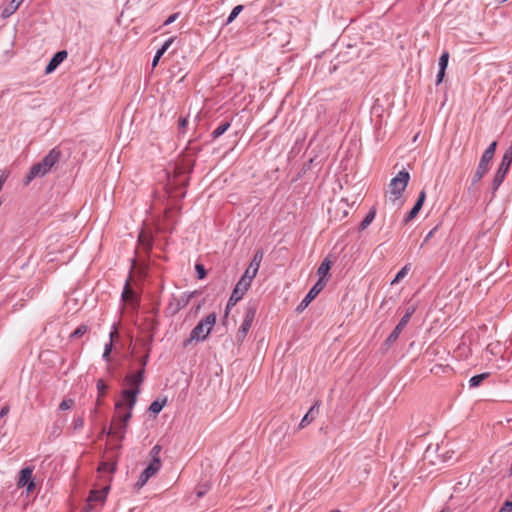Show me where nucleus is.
<instances>
[{"mask_svg":"<svg viewBox=\"0 0 512 512\" xmlns=\"http://www.w3.org/2000/svg\"><path fill=\"white\" fill-rule=\"evenodd\" d=\"M175 40V37H170L168 38L163 44L162 46L159 48L160 51H162L163 53H165L169 47L172 45V43L174 42Z\"/></svg>","mask_w":512,"mask_h":512,"instance_id":"obj_44","label":"nucleus"},{"mask_svg":"<svg viewBox=\"0 0 512 512\" xmlns=\"http://www.w3.org/2000/svg\"><path fill=\"white\" fill-rule=\"evenodd\" d=\"M188 124L187 118H180L179 119V126L180 128H185Z\"/></svg>","mask_w":512,"mask_h":512,"instance_id":"obj_56","label":"nucleus"},{"mask_svg":"<svg viewBox=\"0 0 512 512\" xmlns=\"http://www.w3.org/2000/svg\"><path fill=\"white\" fill-rule=\"evenodd\" d=\"M331 268V262L328 259H325L317 269V275L319 276L318 280H325V276L328 274Z\"/></svg>","mask_w":512,"mask_h":512,"instance_id":"obj_23","label":"nucleus"},{"mask_svg":"<svg viewBox=\"0 0 512 512\" xmlns=\"http://www.w3.org/2000/svg\"><path fill=\"white\" fill-rule=\"evenodd\" d=\"M498 512H512V500H506Z\"/></svg>","mask_w":512,"mask_h":512,"instance_id":"obj_46","label":"nucleus"},{"mask_svg":"<svg viewBox=\"0 0 512 512\" xmlns=\"http://www.w3.org/2000/svg\"><path fill=\"white\" fill-rule=\"evenodd\" d=\"M178 18V13H174L172 15H170L165 21H164V25H170L172 24L176 19Z\"/></svg>","mask_w":512,"mask_h":512,"instance_id":"obj_52","label":"nucleus"},{"mask_svg":"<svg viewBox=\"0 0 512 512\" xmlns=\"http://www.w3.org/2000/svg\"><path fill=\"white\" fill-rule=\"evenodd\" d=\"M125 383L130 387L124 389L121 393L123 401H118L115 404L117 410L124 406V401L127 402V406L132 410L136 404L137 396L140 394V386L144 382V370L139 369L136 372L128 373L124 379Z\"/></svg>","mask_w":512,"mask_h":512,"instance_id":"obj_1","label":"nucleus"},{"mask_svg":"<svg viewBox=\"0 0 512 512\" xmlns=\"http://www.w3.org/2000/svg\"><path fill=\"white\" fill-rule=\"evenodd\" d=\"M23 2L24 0H11V2L2 10V17H10L13 13L16 12V10Z\"/></svg>","mask_w":512,"mask_h":512,"instance_id":"obj_17","label":"nucleus"},{"mask_svg":"<svg viewBox=\"0 0 512 512\" xmlns=\"http://www.w3.org/2000/svg\"><path fill=\"white\" fill-rule=\"evenodd\" d=\"M134 295V291L130 288L129 283L127 282L122 292L123 299L130 300L134 297Z\"/></svg>","mask_w":512,"mask_h":512,"instance_id":"obj_37","label":"nucleus"},{"mask_svg":"<svg viewBox=\"0 0 512 512\" xmlns=\"http://www.w3.org/2000/svg\"><path fill=\"white\" fill-rule=\"evenodd\" d=\"M216 319V313L213 312L199 321L198 324L190 332L189 338L183 341V347L186 348L193 341L199 342L206 340L216 323Z\"/></svg>","mask_w":512,"mask_h":512,"instance_id":"obj_3","label":"nucleus"},{"mask_svg":"<svg viewBox=\"0 0 512 512\" xmlns=\"http://www.w3.org/2000/svg\"><path fill=\"white\" fill-rule=\"evenodd\" d=\"M4 180L0 179V187L2 188Z\"/></svg>","mask_w":512,"mask_h":512,"instance_id":"obj_60","label":"nucleus"},{"mask_svg":"<svg viewBox=\"0 0 512 512\" xmlns=\"http://www.w3.org/2000/svg\"><path fill=\"white\" fill-rule=\"evenodd\" d=\"M164 55V53L162 51H160L159 49L156 51L154 57H153V60H152V67H156L159 60L161 59V57Z\"/></svg>","mask_w":512,"mask_h":512,"instance_id":"obj_49","label":"nucleus"},{"mask_svg":"<svg viewBox=\"0 0 512 512\" xmlns=\"http://www.w3.org/2000/svg\"><path fill=\"white\" fill-rule=\"evenodd\" d=\"M490 162L491 160L489 158L481 156L478 167L472 177V184L478 183L483 178V176L488 172Z\"/></svg>","mask_w":512,"mask_h":512,"instance_id":"obj_12","label":"nucleus"},{"mask_svg":"<svg viewBox=\"0 0 512 512\" xmlns=\"http://www.w3.org/2000/svg\"><path fill=\"white\" fill-rule=\"evenodd\" d=\"M409 270H410L409 265H405L404 267H402L398 271V273L396 274L394 279L392 280L391 284L393 285V284L400 282L408 274Z\"/></svg>","mask_w":512,"mask_h":512,"instance_id":"obj_32","label":"nucleus"},{"mask_svg":"<svg viewBox=\"0 0 512 512\" xmlns=\"http://www.w3.org/2000/svg\"><path fill=\"white\" fill-rule=\"evenodd\" d=\"M98 470L102 472H114L115 465L112 463L102 462Z\"/></svg>","mask_w":512,"mask_h":512,"instance_id":"obj_39","label":"nucleus"},{"mask_svg":"<svg viewBox=\"0 0 512 512\" xmlns=\"http://www.w3.org/2000/svg\"><path fill=\"white\" fill-rule=\"evenodd\" d=\"M160 450H161V448H160V446H159V445L154 446V447L152 448V450H151L152 457H153V458H154V457H158V454H159Z\"/></svg>","mask_w":512,"mask_h":512,"instance_id":"obj_55","label":"nucleus"},{"mask_svg":"<svg viewBox=\"0 0 512 512\" xmlns=\"http://www.w3.org/2000/svg\"><path fill=\"white\" fill-rule=\"evenodd\" d=\"M243 9H244V6H243V5H237V6H235V7L232 9L231 13L229 14V16H228V18H227V20H226V24H230V23H232V22L236 19V17H237V16H238L242 11H243Z\"/></svg>","mask_w":512,"mask_h":512,"instance_id":"obj_31","label":"nucleus"},{"mask_svg":"<svg viewBox=\"0 0 512 512\" xmlns=\"http://www.w3.org/2000/svg\"><path fill=\"white\" fill-rule=\"evenodd\" d=\"M511 163H512V145L509 148H507L506 151L504 152L497 170L502 171L507 174L510 169Z\"/></svg>","mask_w":512,"mask_h":512,"instance_id":"obj_16","label":"nucleus"},{"mask_svg":"<svg viewBox=\"0 0 512 512\" xmlns=\"http://www.w3.org/2000/svg\"><path fill=\"white\" fill-rule=\"evenodd\" d=\"M97 413H98V408H97V407H95V408L93 409V411L91 412V416H92V417H94V416H96V415H97Z\"/></svg>","mask_w":512,"mask_h":512,"instance_id":"obj_58","label":"nucleus"},{"mask_svg":"<svg viewBox=\"0 0 512 512\" xmlns=\"http://www.w3.org/2000/svg\"><path fill=\"white\" fill-rule=\"evenodd\" d=\"M445 69H439L437 76H436V84L439 85L442 83L444 76H445Z\"/></svg>","mask_w":512,"mask_h":512,"instance_id":"obj_51","label":"nucleus"},{"mask_svg":"<svg viewBox=\"0 0 512 512\" xmlns=\"http://www.w3.org/2000/svg\"><path fill=\"white\" fill-rule=\"evenodd\" d=\"M375 214L376 213L374 210L369 211L368 214L365 216V218L360 223L359 229L365 230L371 224V222L374 220Z\"/></svg>","mask_w":512,"mask_h":512,"instance_id":"obj_29","label":"nucleus"},{"mask_svg":"<svg viewBox=\"0 0 512 512\" xmlns=\"http://www.w3.org/2000/svg\"><path fill=\"white\" fill-rule=\"evenodd\" d=\"M330 512H340L338 509L331 510Z\"/></svg>","mask_w":512,"mask_h":512,"instance_id":"obj_61","label":"nucleus"},{"mask_svg":"<svg viewBox=\"0 0 512 512\" xmlns=\"http://www.w3.org/2000/svg\"><path fill=\"white\" fill-rule=\"evenodd\" d=\"M263 257H264V252L263 250L259 249L255 252L253 258H252V261L250 263V267L253 268V271H258L259 270V267H260V264L263 260Z\"/></svg>","mask_w":512,"mask_h":512,"instance_id":"obj_22","label":"nucleus"},{"mask_svg":"<svg viewBox=\"0 0 512 512\" xmlns=\"http://www.w3.org/2000/svg\"><path fill=\"white\" fill-rule=\"evenodd\" d=\"M195 293L196 292H192L189 294L183 293L179 297H173V299L170 301L167 307L169 313L171 315H176L180 310H182L189 304L191 298L195 295Z\"/></svg>","mask_w":512,"mask_h":512,"instance_id":"obj_9","label":"nucleus"},{"mask_svg":"<svg viewBox=\"0 0 512 512\" xmlns=\"http://www.w3.org/2000/svg\"><path fill=\"white\" fill-rule=\"evenodd\" d=\"M10 407L8 405H5L0 410V418L5 417L9 413Z\"/></svg>","mask_w":512,"mask_h":512,"instance_id":"obj_54","label":"nucleus"},{"mask_svg":"<svg viewBox=\"0 0 512 512\" xmlns=\"http://www.w3.org/2000/svg\"><path fill=\"white\" fill-rule=\"evenodd\" d=\"M108 491L109 487H104L100 490H91L82 512H92L94 510V503L103 504L106 500Z\"/></svg>","mask_w":512,"mask_h":512,"instance_id":"obj_7","label":"nucleus"},{"mask_svg":"<svg viewBox=\"0 0 512 512\" xmlns=\"http://www.w3.org/2000/svg\"><path fill=\"white\" fill-rule=\"evenodd\" d=\"M208 489H209L208 487H204V488L200 487L199 489H197V491H196L197 497L198 498L203 497L207 493Z\"/></svg>","mask_w":512,"mask_h":512,"instance_id":"obj_53","label":"nucleus"},{"mask_svg":"<svg viewBox=\"0 0 512 512\" xmlns=\"http://www.w3.org/2000/svg\"><path fill=\"white\" fill-rule=\"evenodd\" d=\"M496 147H497V142L496 141H493L488 147L487 149L484 151V153L482 154V156L486 157V158H489L490 160L493 159L494 157V154H495V151H496Z\"/></svg>","mask_w":512,"mask_h":512,"instance_id":"obj_34","label":"nucleus"},{"mask_svg":"<svg viewBox=\"0 0 512 512\" xmlns=\"http://www.w3.org/2000/svg\"><path fill=\"white\" fill-rule=\"evenodd\" d=\"M100 398H101V397H99V396H98L97 401H96V407H97V408H98V406L101 404Z\"/></svg>","mask_w":512,"mask_h":512,"instance_id":"obj_59","label":"nucleus"},{"mask_svg":"<svg viewBox=\"0 0 512 512\" xmlns=\"http://www.w3.org/2000/svg\"><path fill=\"white\" fill-rule=\"evenodd\" d=\"M252 324L249 323L248 321H242V324L236 334V339L238 342H243L244 339L246 338L250 328H251Z\"/></svg>","mask_w":512,"mask_h":512,"instance_id":"obj_20","label":"nucleus"},{"mask_svg":"<svg viewBox=\"0 0 512 512\" xmlns=\"http://www.w3.org/2000/svg\"><path fill=\"white\" fill-rule=\"evenodd\" d=\"M230 122L226 121L221 123L212 133L211 136L213 139H217L221 135H223L230 127Z\"/></svg>","mask_w":512,"mask_h":512,"instance_id":"obj_26","label":"nucleus"},{"mask_svg":"<svg viewBox=\"0 0 512 512\" xmlns=\"http://www.w3.org/2000/svg\"><path fill=\"white\" fill-rule=\"evenodd\" d=\"M425 198H426L425 191H421L416 203L414 204L412 209L408 212V214L405 216V218L403 220L404 223H408V222L412 221L417 216V214L419 213V211L421 210V208L423 206Z\"/></svg>","mask_w":512,"mask_h":512,"instance_id":"obj_14","label":"nucleus"},{"mask_svg":"<svg viewBox=\"0 0 512 512\" xmlns=\"http://www.w3.org/2000/svg\"><path fill=\"white\" fill-rule=\"evenodd\" d=\"M448 61H449V53L447 51H444L440 58H439V61H438V66H439V69H445L447 68L448 66Z\"/></svg>","mask_w":512,"mask_h":512,"instance_id":"obj_35","label":"nucleus"},{"mask_svg":"<svg viewBox=\"0 0 512 512\" xmlns=\"http://www.w3.org/2000/svg\"><path fill=\"white\" fill-rule=\"evenodd\" d=\"M96 388L98 391V396L103 397L106 394V391L108 389V386L105 384L104 380L99 379L96 383Z\"/></svg>","mask_w":512,"mask_h":512,"instance_id":"obj_36","label":"nucleus"},{"mask_svg":"<svg viewBox=\"0 0 512 512\" xmlns=\"http://www.w3.org/2000/svg\"><path fill=\"white\" fill-rule=\"evenodd\" d=\"M60 157H61V152L59 150H57L56 148H53L42 159V161H40L38 163H39V165H41L44 172L48 173L59 162Z\"/></svg>","mask_w":512,"mask_h":512,"instance_id":"obj_11","label":"nucleus"},{"mask_svg":"<svg viewBox=\"0 0 512 512\" xmlns=\"http://www.w3.org/2000/svg\"><path fill=\"white\" fill-rule=\"evenodd\" d=\"M410 180V174L402 169L398 174L390 180L389 189L386 194L387 200L393 205L400 207L402 205L401 197Z\"/></svg>","mask_w":512,"mask_h":512,"instance_id":"obj_2","label":"nucleus"},{"mask_svg":"<svg viewBox=\"0 0 512 512\" xmlns=\"http://www.w3.org/2000/svg\"><path fill=\"white\" fill-rule=\"evenodd\" d=\"M415 311H416L415 305H409L406 308L405 314L402 316V318L400 319L399 323L396 325L394 330L387 337V339L385 341V344L387 346H390L399 338V335L401 334V332L403 331V329L405 328L407 323L410 321V319H411L412 315L415 313Z\"/></svg>","mask_w":512,"mask_h":512,"instance_id":"obj_5","label":"nucleus"},{"mask_svg":"<svg viewBox=\"0 0 512 512\" xmlns=\"http://www.w3.org/2000/svg\"><path fill=\"white\" fill-rule=\"evenodd\" d=\"M326 283V280H318L306 294L304 299L300 302L297 307V311H303L309 305V303L323 290Z\"/></svg>","mask_w":512,"mask_h":512,"instance_id":"obj_10","label":"nucleus"},{"mask_svg":"<svg viewBox=\"0 0 512 512\" xmlns=\"http://www.w3.org/2000/svg\"><path fill=\"white\" fill-rule=\"evenodd\" d=\"M175 40V37H170L168 38L163 44L162 46L159 48L160 51H162L163 53H165L169 47L172 45V43L174 42Z\"/></svg>","mask_w":512,"mask_h":512,"instance_id":"obj_43","label":"nucleus"},{"mask_svg":"<svg viewBox=\"0 0 512 512\" xmlns=\"http://www.w3.org/2000/svg\"><path fill=\"white\" fill-rule=\"evenodd\" d=\"M313 420H314V416L310 417L309 415L305 414L299 424V428L300 429L304 428L306 425L311 423Z\"/></svg>","mask_w":512,"mask_h":512,"instance_id":"obj_45","label":"nucleus"},{"mask_svg":"<svg viewBox=\"0 0 512 512\" xmlns=\"http://www.w3.org/2000/svg\"><path fill=\"white\" fill-rule=\"evenodd\" d=\"M88 331V326L85 324L79 325L70 335L71 338H80Z\"/></svg>","mask_w":512,"mask_h":512,"instance_id":"obj_33","label":"nucleus"},{"mask_svg":"<svg viewBox=\"0 0 512 512\" xmlns=\"http://www.w3.org/2000/svg\"><path fill=\"white\" fill-rule=\"evenodd\" d=\"M241 300L240 297L234 295L231 293V296L227 302V306H226V310L230 309L232 306L236 305L237 302H239Z\"/></svg>","mask_w":512,"mask_h":512,"instance_id":"obj_42","label":"nucleus"},{"mask_svg":"<svg viewBox=\"0 0 512 512\" xmlns=\"http://www.w3.org/2000/svg\"><path fill=\"white\" fill-rule=\"evenodd\" d=\"M257 308L255 304H249L246 308L244 321H248L249 323H253L254 318L256 316Z\"/></svg>","mask_w":512,"mask_h":512,"instance_id":"obj_27","label":"nucleus"},{"mask_svg":"<svg viewBox=\"0 0 512 512\" xmlns=\"http://www.w3.org/2000/svg\"><path fill=\"white\" fill-rule=\"evenodd\" d=\"M435 229L431 230L425 237L424 242H427L433 235Z\"/></svg>","mask_w":512,"mask_h":512,"instance_id":"obj_57","label":"nucleus"},{"mask_svg":"<svg viewBox=\"0 0 512 512\" xmlns=\"http://www.w3.org/2000/svg\"><path fill=\"white\" fill-rule=\"evenodd\" d=\"M116 333V331H113L110 333V341L108 343L105 344V347H104V351H103V355H102V358L106 361V362H110L111 358H110V355H111V352H112V349H113V341H112V338L114 336V334Z\"/></svg>","mask_w":512,"mask_h":512,"instance_id":"obj_24","label":"nucleus"},{"mask_svg":"<svg viewBox=\"0 0 512 512\" xmlns=\"http://www.w3.org/2000/svg\"><path fill=\"white\" fill-rule=\"evenodd\" d=\"M319 412V403L316 402L313 406H311V408L309 409V411L306 413L307 415H309L310 417L312 416H316Z\"/></svg>","mask_w":512,"mask_h":512,"instance_id":"obj_48","label":"nucleus"},{"mask_svg":"<svg viewBox=\"0 0 512 512\" xmlns=\"http://www.w3.org/2000/svg\"><path fill=\"white\" fill-rule=\"evenodd\" d=\"M138 242L140 246L145 250L148 251L152 247V239L149 235H147L145 232H141L138 237Z\"/></svg>","mask_w":512,"mask_h":512,"instance_id":"obj_21","label":"nucleus"},{"mask_svg":"<svg viewBox=\"0 0 512 512\" xmlns=\"http://www.w3.org/2000/svg\"><path fill=\"white\" fill-rule=\"evenodd\" d=\"M74 404L75 401L73 399H65L60 403L59 410H69L74 406Z\"/></svg>","mask_w":512,"mask_h":512,"instance_id":"obj_38","label":"nucleus"},{"mask_svg":"<svg viewBox=\"0 0 512 512\" xmlns=\"http://www.w3.org/2000/svg\"><path fill=\"white\" fill-rule=\"evenodd\" d=\"M257 272L258 271H253V268H251L250 266H248V268L246 269V271L244 272V274L242 275V277L240 278L241 280H244L245 283L251 285L252 283V280L255 278V276L257 275Z\"/></svg>","mask_w":512,"mask_h":512,"instance_id":"obj_30","label":"nucleus"},{"mask_svg":"<svg viewBox=\"0 0 512 512\" xmlns=\"http://www.w3.org/2000/svg\"><path fill=\"white\" fill-rule=\"evenodd\" d=\"M488 376H489V373H481V374L472 376L469 380V387L474 388V387L479 386Z\"/></svg>","mask_w":512,"mask_h":512,"instance_id":"obj_25","label":"nucleus"},{"mask_svg":"<svg viewBox=\"0 0 512 512\" xmlns=\"http://www.w3.org/2000/svg\"><path fill=\"white\" fill-rule=\"evenodd\" d=\"M84 426V418L82 416L76 417L73 420V428L74 430H80Z\"/></svg>","mask_w":512,"mask_h":512,"instance_id":"obj_40","label":"nucleus"},{"mask_svg":"<svg viewBox=\"0 0 512 512\" xmlns=\"http://www.w3.org/2000/svg\"><path fill=\"white\" fill-rule=\"evenodd\" d=\"M160 468H161L160 458L154 457V459H152V461L149 463V465L140 474V476L135 484V487L137 489L142 488L148 482V480L159 471Z\"/></svg>","mask_w":512,"mask_h":512,"instance_id":"obj_6","label":"nucleus"},{"mask_svg":"<svg viewBox=\"0 0 512 512\" xmlns=\"http://www.w3.org/2000/svg\"><path fill=\"white\" fill-rule=\"evenodd\" d=\"M319 412V403L316 402L313 406H311V408L309 409V411L306 413L307 415H309L310 417L312 416H316Z\"/></svg>","mask_w":512,"mask_h":512,"instance_id":"obj_47","label":"nucleus"},{"mask_svg":"<svg viewBox=\"0 0 512 512\" xmlns=\"http://www.w3.org/2000/svg\"><path fill=\"white\" fill-rule=\"evenodd\" d=\"M148 358H149V353L147 352L144 356L140 357L139 358V364H140V369H143L145 371V367L148 363Z\"/></svg>","mask_w":512,"mask_h":512,"instance_id":"obj_50","label":"nucleus"},{"mask_svg":"<svg viewBox=\"0 0 512 512\" xmlns=\"http://www.w3.org/2000/svg\"><path fill=\"white\" fill-rule=\"evenodd\" d=\"M132 417V410L128 407V410L124 413H119L117 423L112 426L107 434L117 437L119 440H123L126 434L127 426Z\"/></svg>","mask_w":512,"mask_h":512,"instance_id":"obj_4","label":"nucleus"},{"mask_svg":"<svg viewBox=\"0 0 512 512\" xmlns=\"http://www.w3.org/2000/svg\"><path fill=\"white\" fill-rule=\"evenodd\" d=\"M67 56L68 53L66 50L56 52L47 64L45 72L47 74L52 73L67 58Z\"/></svg>","mask_w":512,"mask_h":512,"instance_id":"obj_13","label":"nucleus"},{"mask_svg":"<svg viewBox=\"0 0 512 512\" xmlns=\"http://www.w3.org/2000/svg\"><path fill=\"white\" fill-rule=\"evenodd\" d=\"M47 173L44 172L43 168L41 167V165H39V163H36L34 165L31 166L29 172L27 173V175L25 176L24 178V184L25 185H28L30 184L35 178H38V177H44Z\"/></svg>","mask_w":512,"mask_h":512,"instance_id":"obj_15","label":"nucleus"},{"mask_svg":"<svg viewBox=\"0 0 512 512\" xmlns=\"http://www.w3.org/2000/svg\"><path fill=\"white\" fill-rule=\"evenodd\" d=\"M506 175L507 174L502 172V171H499V170L496 171V173L494 175V178H493V181H492V187H491L493 195H495V193L497 192V190L499 189V187L503 183Z\"/></svg>","mask_w":512,"mask_h":512,"instance_id":"obj_18","label":"nucleus"},{"mask_svg":"<svg viewBox=\"0 0 512 512\" xmlns=\"http://www.w3.org/2000/svg\"><path fill=\"white\" fill-rule=\"evenodd\" d=\"M441 512H448V511H446V510H442Z\"/></svg>","mask_w":512,"mask_h":512,"instance_id":"obj_63","label":"nucleus"},{"mask_svg":"<svg viewBox=\"0 0 512 512\" xmlns=\"http://www.w3.org/2000/svg\"><path fill=\"white\" fill-rule=\"evenodd\" d=\"M201 305L198 304V306L196 307V311H198L200 309Z\"/></svg>","mask_w":512,"mask_h":512,"instance_id":"obj_62","label":"nucleus"},{"mask_svg":"<svg viewBox=\"0 0 512 512\" xmlns=\"http://www.w3.org/2000/svg\"><path fill=\"white\" fill-rule=\"evenodd\" d=\"M195 269H196L197 276L199 279L205 278L207 272L202 264H196Z\"/></svg>","mask_w":512,"mask_h":512,"instance_id":"obj_41","label":"nucleus"},{"mask_svg":"<svg viewBox=\"0 0 512 512\" xmlns=\"http://www.w3.org/2000/svg\"><path fill=\"white\" fill-rule=\"evenodd\" d=\"M250 286L251 285L245 283L244 280L239 279V281L236 283V285L232 291V294H234L242 299L243 296L245 295V293L247 292V290L250 288Z\"/></svg>","mask_w":512,"mask_h":512,"instance_id":"obj_19","label":"nucleus"},{"mask_svg":"<svg viewBox=\"0 0 512 512\" xmlns=\"http://www.w3.org/2000/svg\"><path fill=\"white\" fill-rule=\"evenodd\" d=\"M166 404V399L160 401V400H155L153 401L150 406H149V411L153 414H158L161 412V410L164 408Z\"/></svg>","mask_w":512,"mask_h":512,"instance_id":"obj_28","label":"nucleus"},{"mask_svg":"<svg viewBox=\"0 0 512 512\" xmlns=\"http://www.w3.org/2000/svg\"><path fill=\"white\" fill-rule=\"evenodd\" d=\"M33 468L32 467H24L19 472V477L17 480V487L26 488V492L29 494L35 489V482L32 480Z\"/></svg>","mask_w":512,"mask_h":512,"instance_id":"obj_8","label":"nucleus"}]
</instances>
